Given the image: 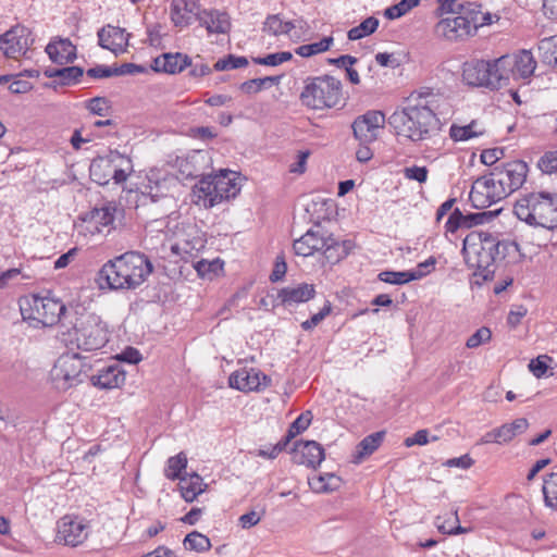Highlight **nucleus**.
<instances>
[{"mask_svg": "<svg viewBox=\"0 0 557 557\" xmlns=\"http://www.w3.org/2000/svg\"><path fill=\"white\" fill-rule=\"evenodd\" d=\"M334 44L333 36L323 37L321 40L312 44L301 45L295 52L302 58H310L325 51H329Z\"/></svg>", "mask_w": 557, "mask_h": 557, "instance_id": "38", "label": "nucleus"}, {"mask_svg": "<svg viewBox=\"0 0 557 557\" xmlns=\"http://www.w3.org/2000/svg\"><path fill=\"white\" fill-rule=\"evenodd\" d=\"M539 52L544 64L557 67V35L542 39L539 42Z\"/></svg>", "mask_w": 557, "mask_h": 557, "instance_id": "36", "label": "nucleus"}, {"mask_svg": "<svg viewBox=\"0 0 557 557\" xmlns=\"http://www.w3.org/2000/svg\"><path fill=\"white\" fill-rule=\"evenodd\" d=\"M512 60L508 55L490 62L488 88L498 89L508 85L512 78Z\"/></svg>", "mask_w": 557, "mask_h": 557, "instance_id": "24", "label": "nucleus"}, {"mask_svg": "<svg viewBox=\"0 0 557 557\" xmlns=\"http://www.w3.org/2000/svg\"><path fill=\"white\" fill-rule=\"evenodd\" d=\"M470 8L475 7V15H472L473 18L476 20L475 22V33L480 27L492 25L493 23H496L499 21V15L496 13L491 12H482V5L478 2H471L469 1Z\"/></svg>", "mask_w": 557, "mask_h": 557, "instance_id": "50", "label": "nucleus"}, {"mask_svg": "<svg viewBox=\"0 0 557 557\" xmlns=\"http://www.w3.org/2000/svg\"><path fill=\"white\" fill-rule=\"evenodd\" d=\"M302 20L298 21H284L280 14L269 15L263 23V32L273 35H289L296 27H302Z\"/></svg>", "mask_w": 557, "mask_h": 557, "instance_id": "33", "label": "nucleus"}, {"mask_svg": "<svg viewBox=\"0 0 557 557\" xmlns=\"http://www.w3.org/2000/svg\"><path fill=\"white\" fill-rule=\"evenodd\" d=\"M331 311L332 306L329 301H326L323 308L318 313H314L310 319L301 323V329L305 331H310L314 329L331 313Z\"/></svg>", "mask_w": 557, "mask_h": 557, "instance_id": "55", "label": "nucleus"}, {"mask_svg": "<svg viewBox=\"0 0 557 557\" xmlns=\"http://www.w3.org/2000/svg\"><path fill=\"white\" fill-rule=\"evenodd\" d=\"M483 134L484 129L480 128L475 121H472L470 124L463 126L453 124L449 128V135L455 141L469 140Z\"/></svg>", "mask_w": 557, "mask_h": 557, "instance_id": "35", "label": "nucleus"}, {"mask_svg": "<svg viewBox=\"0 0 557 557\" xmlns=\"http://www.w3.org/2000/svg\"><path fill=\"white\" fill-rule=\"evenodd\" d=\"M312 420V413L311 411L307 410L302 412L290 425L287 431V434L283 438L285 443H289L294 437H296L298 434L306 431Z\"/></svg>", "mask_w": 557, "mask_h": 557, "instance_id": "46", "label": "nucleus"}, {"mask_svg": "<svg viewBox=\"0 0 557 557\" xmlns=\"http://www.w3.org/2000/svg\"><path fill=\"white\" fill-rule=\"evenodd\" d=\"M152 272L151 262L141 253L129 251L109 260L99 271V281L111 289H134Z\"/></svg>", "mask_w": 557, "mask_h": 557, "instance_id": "2", "label": "nucleus"}, {"mask_svg": "<svg viewBox=\"0 0 557 557\" xmlns=\"http://www.w3.org/2000/svg\"><path fill=\"white\" fill-rule=\"evenodd\" d=\"M190 65V60L182 53H164L153 60L152 69L157 72L175 74Z\"/></svg>", "mask_w": 557, "mask_h": 557, "instance_id": "29", "label": "nucleus"}, {"mask_svg": "<svg viewBox=\"0 0 557 557\" xmlns=\"http://www.w3.org/2000/svg\"><path fill=\"white\" fill-rule=\"evenodd\" d=\"M510 59L512 60L511 69L515 81L527 79L534 73L536 62L531 51L522 50Z\"/></svg>", "mask_w": 557, "mask_h": 557, "instance_id": "30", "label": "nucleus"}, {"mask_svg": "<svg viewBox=\"0 0 557 557\" xmlns=\"http://www.w3.org/2000/svg\"><path fill=\"white\" fill-rule=\"evenodd\" d=\"M494 243L497 246L495 249H493L494 257H496V262L503 260L512 261L519 256V246L516 242L498 240L496 237H494Z\"/></svg>", "mask_w": 557, "mask_h": 557, "instance_id": "40", "label": "nucleus"}, {"mask_svg": "<svg viewBox=\"0 0 557 557\" xmlns=\"http://www.w3.org/2000/svg\"><path fill=\"white\" fill-rule=\"evenodd\" d=\"M87 75L91 78L100 79L116 76V71H114V67L111 66L97 65L96 67L89 69L87 71Z\"/></svg>", "mask_w": 557, "mask_h": 557, "instance_id": "64", "label": "nucleus"}, {"mask_svg": "<svg viewBox=\"0 0 557 557\" xmlns=\"http://www.w3.org/2000/svg\"><path fill=\"white\" fill-rule=\"evenodd\" d=\"M543 494L545 505L557 510V473H550L546 476L543 484Z\"/></svg>", "mask_w": 557, "mask_h": 557, "instance_id": "44", "label": "nucleus"}, {"mask_svg": "<svg viewBox=\"0 0 557 557\" xmlns=\"http://www.w3.org/2000/svg\"><path fill=\"white\" fill-rule=\"evenodd\" d=\"M201 12L197 0H173L171 20L175 26L186 27L193 21L199 20Z\"/></svg>", "mask_w": 557, "mask_h": 557, "instance_id": "21", "label": "nucleus"}, {"mask_svg": "<svg viewBox=\"0 0 557 557\" xmlns=\"http://www.w3.org/2000/svg\"><path fill=\"white\" fill-rule=\"evenodd\" d=\"M271 377L255 368H243L233 372L228 377L232 388L240 392H260L271 385Z\"/></svg>", "mask_w": 557, "mask_h": 557, "instance_id": "16", "label": "nucleus"}, {"mask_svg": "<svg viewBox=\"0 0 557 557\" xmlns=\"http://www.w3.org/2000/svg\"><path fill=\"white\" fill-rule=\"evenodd\" d=\"M126 380L125 372L119 364L109 366L91 377L92 384L100 388H119Z\"/></svg>", "mask_w": 557, "mask_h": 557, "instance_id": "28", "label": "nucleus"}, {"mask_svg": "<svg viewBox=\"0 0 557 557\" xmlns=\"http://www.w3.org/2000/svg\"><path fill=\"white\" fill-rule=\"evenodd\" d=\"M187 467V457L184 453H180L176 456L170 457L166 462L164 475L169 480H176L182 478V471Z\"/></svg>", "mask_w": 557, "mask_h": 557, "instance_id": "43", "label": "nucleus"}, {"mask_svg": "<svg viewBox=\"0 0 557 557\" xmlns=\"http://www.w3.org/2000/svg\"><path fill=\"white\" fill-rule=\"evenodd\" d=\"M507 195L518 190L525 182L529 172L528 164L521 160L507 162L493 169Z\"/></svg>", "mask_w": 557, "mask_h": 557, "instance_id": "17", "label": "nucleus"}, {"mask_svg": "<svg viewBox=\"0 0 557 557\" xmlns=\"http://www.w3.org/2000/svg\"><path fill=\"white\" fill-rule=\"evenodd\" d=\"M248 65V60L245 57H237L228 54L226 58L219 60L214 64L215 71H228L233 69H240Z\"/></svg>", "mask_w": 557, "mask_h": 557, "instance_id": "51", "label": "nucleus"}, {"mask_svg": "<svg viewBox=\"0 0 557 557\" xmlns=\"http://www.w3.org/2000/svg\"><path fill=\"white\" fill-rule=\"evenodd\" d=\"M496 247L494 236L486 232L473 231L463 239L462 253L467 265L484 280L494 273L496 257L493 249Z\"/></svg>", "mask_w": 557, "mask_h": 557, "instance_id": "5", "label": "nucleus"}, {"mask_svg": "<svg viewBox=\"0 0 557 557\" xmlns=\"http://www.w3.org/2000/svg\"><path fill=\"white\" fill-rule=\"evenodd\" d=\"M86 108L94 114L103 116L108 113V100L103 97H95L88 100Z\"/></svg>", "mask_w": 557, "mask_h": 557, "instance_id": "61", "label": "nucleus"}, {"mask_svg": "<svg viewBox=\"0 0 557 557\" xmlns=\"http://www.w3.org/2000/svg\"><path fill=\"white\" fill-rule=\"evenodd\" d=\"M89 535V524L85 519L66 515L58 521L55 541L67 546L76 547L83 544Z\"/></svg>", "mask_w": 557, "mask_h": 557, "instance_id": "14", "label": "nucleus"}, {"mask_svg": "<svg viewBox=\"0 0 557 557\" xmlns=\"http://www.w3.org/2000/svg\"><path fill=\"white\" fill-rule=\"evenodd\" d=\"M379 23V20L374 16L366 18L358 26L348 30V39L358 40L373 34L377 29Z\"/></svg>", "mask_w": 557, "mask_h": 557, "instance_id": "42", "label": "nucleus"}, {"mask_svg": "<svg viewBox=\"0 0 557 557\" xmlns=\"http://www.w3.org/2000/svg\"><path fill=\"white\" fill-rule=\"evenodd\" d=\"M122 161L127 164L131 163L129 159L123 158L119 152H111L107 157H98L94 159L89 166L90 178L98 185H107L114 172V163Z\"/></svg>", "mask_w": 557, "mask_h": 557, "instance_id": "19", "label": "nucleus"}, {"mask_svg": "<svg viewBox=\"0 0 557 557\" xmlns=\"http://www.w3.org/2000/svg\"><path fill=\"white\" fill-rule=\"evenodd\" d=\"M384 125L385 116L381 111H368L358 116L351 127L360 144H371L377 139Z\"/></svg>", "mask_w": 557, "mask_h": 557, "instance_id": "15", "label": "nucleus"}, {"mask_svg": "<svg viewBox=\"0 0 557 557\" xmlns=\"http://www.w3.org/2000/svg\"><path fill=\"white\" fill-rule=\"evenodd\" d=\"M115 211L116 207L108 203L81 215L74 224L77 236L88 239L95 235L109 234L113 230Z\"/></svg>", "mask_w": 557, "mask_h": 557, "instance_id": "11", "label": "nucleus"}, {"mask_svg": "<svg viewBox=\"0 0 557 557\" xmlns=\"http://www.w3.org/2000/svg\"><path fill=\"white\" fill-rule=\"evenodd\" d=\"M198 21L211 34H225L231 28L228 14L218 10H202Z\"/></svg>", "mask_w": 557, "mask_h": 557, "instance_id": "27", "label": "nucleus"}, {"mask_svg": "<svg viewBox=\"0 0 557 557\" xmlns=\"http://www.w3.org/2000/svg\"><path fill=\"white\" fill-rule=\"evenodd\" d=\"M99 46L115 55L124 53L128 47L129 34L124 28L108 24L97 33Z\"/></svg>", "mask_w": 557, "mask_h": 557, "instance_id": "18", "label": "nucleus"}, {"mask_svg": "<svg viewBox=\"0 0 557 557\" xmlns=\"http://www.w3.org/2000/svg\"><path fill=\"white\" fill-rule=\"evenodd\" d=\"M294 458L299 465L315 469L325 458L324 448L315 441H297L294 447Z\"/></svg>", "mask_w": 557, "mask_h": 557, "instance_id": "20", "label": "nucleus"}, {"mask_svg": "<svg viewBox=\"0 0 557 557\" xmlns=\"http://www.w3.org/2000/svg\"><path fill=\"white\" fill-rule=\"evenodd\" d=\"M508 197L506 187L503 186L494 170L488 174L478 177L471 186L470 201L474 208L485 209Z\"/></svg>", "mask_w": 557, "mask_h": 557, "instance_id": "12", "label": "nucleus"}, {"mask_svg": "<svg viewBox=\"0 0 557 557\" xmlns=\"http://www.w3.org/2000/svg\"><path fill=\"white\" fill-rule=\"evenodd\" d=\"M63 327L62 341L71 348L95 351L104 347L109 341L107 324L99 315L86 310L76 312Z\"/></svg>", "mask_w": 557, "mask_h": 557, "instance_id": "3", "label": "nucleus"}, {"mask_svg": "<svg viewBox=\"0 0 557 557\" xmlns=\"http://www.w3.org/2000/svg\"><path fill=\"white\" fill-rule=\"evenodd\" d=\"M454 522L456 523L455 527H446L445 522H442V517H436V527L438 531L443 534L447 535H458V534H465L469 532V529L463 528L459 524V517L458 511L455 510L453 513Z\"/></svg>", "mask_w": 557, "mask_h": 557, "instance_id": "54", "label": "nucleus"}, {"mask_svg": "<svg viewBox=\"0 0 557 557\" xmlns=\"http://www.w3.org/2000/svg\"><path fill=\"white\" fill-rule=\"evenodd\" d=\"M39 71L35 69L25 70L18 74L13 75L11 84L9 85V90L12 94H26L33 89V84L28 81L22 79V76L27 77H38Z\"/></svg>", "mask_w": 557, "mask_h": 557, "instance_id": "41", "label": "nucleus"}, {"mask_svg": "<svg viewBox=\"0 0 557 557\" xmlns=\"http://www.w3.org/2000/svg\"><path fill=\"white\" fill-rule=\"evenodd\" d=\"M20 308L24 320H32L44 326L57 324L66 310L65 305L50 294L25 298Z\"/></svg>", "mask_w": 557, "mask_h": 557, "instance_id": "8", "label": "nucleus"}, {"mask_svg": "<svg viewBox=\"0 0 557 557\" xmlns=\"http://www.w3.org/2000/svg\"><path fill=\"white\" fill-rule=\"evenodd\" d=\"M342 480L333 473L313 474L308 478V484L314 493H329L339 488Z\"/></svg>", "mask_w": 557, "mask_h": 557, "instance_id": "34", "label": "nucleus"}, {"mask_svg": "<svg viewBox=\"0 0 557 557\" xmlns=\"http://www.w3.org/2000/svg\"><path fill=\"white\" fill-rule=\"evenodd\" d=\"M311 154V151L299 150L295 157V161L289 164V172L294 174H304L306 172V164Z\"/></svg>", "mask_w": 557, "mask_h": 557, "instance_id": "58", "label": "nucleus"}, {"mask_svg": "<svg viewBox=\"0 0 557 557\" xmlns=\"http://www.w3.org/2000/svg\"><path fill=\"white\" fill-rule=\"evenodd\" d=\"M466 214L457 208L449 215L445 228L447 232L455 233L459 228H466Z\"/></svg>", "mask_w": 557, "mask_h": 557, "instance_id": "57", "label": "nucleus"}, {"mask_svg": "<svg viewBox=\"0 0 557 557\" xmlns=\"http://www.w3.org/2000/svg\"><path fill=\"white\" fill-rule=\"evenodd\" d=\"M546 359H549L547 356H539L535 359H532L529 363L530 371L536 376L541 377L547 371Z\"/></svg>", "mask_w": 557, "mask_h": 557, "instance_id": "62", "label": "nucleus"}, {"mask_svg": "<svg viewBox=\"0 0 557 557\" xmlns=\"http://www.w3.org/2000/svg\"><path fill=\"white\" fill-rule=\"evenodd\" d=\"M517 218L529 225L554 228L557 226V195L530 193L515 203Z\"/></svg>", "mask_w": 557, "mask_h": 557, "instance_id": "4", "label": "nucleus"}, {"mask_svg": "<svg viewBox=\"0 0 557 557\" xmlns=\"http://www.w3.org/2000/svg\"><path fill=\"white\" fill-rule=\"evenodd\" d=\"M491 338V330L488 327L482 326L467 339L466 346L470 349L476 348L481 344L490 342Z\"/></svg>", "mask_w": 557, "mask_h": 557, "instance_id": "56", "label": "nucleus"}, {"mask_svg": "<svg viewBox=\"0 0 557 557\" xmlns=\"http://www.w3.org/2000/svg\"><path fill=\"white\" fill-rule=\"evenodd\" d=\"M145 188L146 194L149 195L153 201L164 197L169 191L168 181L165 178L153 181L152 176H148V185H146Z\"/></svg>", "mask_w": 557, "mask_h": 557, "instance_id": "52", "label": "nucleus"}, {"mask_svg": "<svg viewBox=\"0 0 557 557\" xmlns=\"http://www.w3.org/2000/svg\"><path fill=\"white\" fill-rule=\"evenodd\" d=\"M542 172L552 174L557 172V151L546 152L539 161Z\"/></svg>", "mask_w": 557, "mask_h": 557, "instance_id": "59", "label": "nucleus"}, {"mask_svg": "<svg viewBox=\"0 0 557 557\" xmlns=\"http://www.w3.org/2000/svg\"><path fill=\"white\" fill-rule=\"evenodd\" d=\"M315 295V289L312 284L300 283L298 285L287 286L278 290L277 299L281 304L290 308L296 305L307 302Z\"/></svg>", "mask_w": 557, "mask_h": 557, "instance_id": "23", "label": "nucleus"}, {"mask_svg": "<svg viewBox=\"0 0 557 557\" xmlns=\"http://www.w3.org/2000/svg\"><path fill=\"white\" fill-rule=\"evenodd\" d=\"M299 98L311 110L332 109L342 100V83L331 75L307 77Z\"/></svg>", "mask_w": 557, "mask_h": 557, "instance_id": "6", "label": "nucleus"}, {"mask_svg": "<svg viewBox=\"0 0 557 557\" xmlns=\"http://www.w3.org/2000/svg\"><path fill=\"white\" fill-rule=\"evenodd\" d=\"M287 271V264L285 262L284 256L280 255L275 258L274 269L270 275V280L272 282L281 281Z\"/></svg>", "mask_w": 557, "mask_h": 557, "instance_id": "63", "label": "nucleus"}, {"mask_svg": "<svg viewBox=\"0 0 557 557\" xmlns=\"http://www.w3.org/2000/svg\"><path fill=\"white\" fill-rule=\"evenodd\" d=\"M385 436L384 431L372 433L366 436L356 447L352 456L355 463H361L366 458L371 456L383 443Z\"/></svg>", "mask_w": 557, "mask_h": 557, "instance_id": "32", "label": "nucleus"}, {"mask_svg": "<svg viewBox=\"0 0 557 557\" xmlns=\"http://www.w3.org/2000/svg\"><path fill=\"white\" fill-rule=\"evenodd\" d=\"M293 54L289 51H281L268 54L262 58H255L253 62L267 66H277L284 62L292 60Z\"/></svg>", "mask_w": 557, "mask_h": 557, "instance_id": "53", "label": "nucleus"}, {"mask_svg": "<svg viewBox=\"0 0 557 557\" xmlns=\"http://www.w3.org/2000/svg\"><path fill=\"white\" fill-rule=\"evenodd\" d=\"M418 0H401L397 4L388 7L385 10L384 15L388 20H396L418 7Z\"/></svg>", "mask_w": 557, "mask_h": 557, "instance_id": "49", "label": "nucleus"}, {"mask_svg": "<svg viewBox=\"0 0 557 557\" xmlns=\"http://www.w3.org/2000/svg\"><path fill=\"white\" fill-rule=\"evenodd\" d=\"M206 487L207 484L197 473L185 474L180 478L181 495L188 503L194 502L199 494L205 492Z\"/></svg>", "mask_w": 557, "mask_h": 557, "instance_id": "31", "label": "nucleus"}, {"mask_svg": "<svg viewBox=\"0 0 557 557\" xmlns=\"http://www.w3.org/2000/svg\"><path fill=\"white\" fill-rule=\"evenodd\" d=\"M327 234L322 228L309 230L300 238L293 244L295 253L301 257L312 256L317 251H321L325 247V238Z\"/></svg>", "mask_w": 557, "mask_h": 557, "instance_id": "22", "label": "nucleus"}, {"mask_svg": "<svg viewBox=\"0 0 557 557\" xmlns=\"http://www.w3.org/2000/svg\"><path fill=\"white\" fill-rule=\"evenodd\" d=\"M84 70L79 66H67L55 70L51 73L50 77H58L62 84L70 85L79 81L83 76Z\"/></svg>", "mask_w": 557, "mask_h": 557, "instance_id": "48", "label": "nucleus"}, {"mask_svg": "<svg viewBox=\"0 0 557 557\" xmlns=\"http://www.w3.org/2000/svg\"><path fill=\"white\" fill-rule=\"evenodd\" d=\"M184 546L190 550L205 553L211 548V542L208 536L197 531H193L184 539Z\"/></svg>", "mask_w": 557, "mask_h": 557, "instance_id": "45", "label": "nucleus"}, {"mask_svg": "<svg viewBox=\"0 0 557 557\" xmlns=\"http://www.w3.org/2000/svg\"><path fill=\"white\" fill-rule=\"evenodd\" d=\"M423 275L424 272L421 271H383L379 274V278L385 283L401 285L421 278Z\"/></svg>", "mask_w": 557, "mask_h": 557, "instance_id": "39", "label": "nucleus"}, {"mask_svg": "<svg viewBox=\"0 0 557 557\" xmlns=\"http://www.w3.org/2000/svg\"><path fill=\"white\" fill-rule=\"evenodd\" d=\"M46 52L50 60L58 64L72 63L76 59V47L67 38H55L51 40Z\"/></svg>", "mask_w": 557, "mask_h": 557, "instance_id": "26", "label": "nucleus"}, {"mask_svg": "<svg viewBox=\"0 0 557 557\" xmlns=\"http://www.w3.org/2000/svg\"><path fill=\"white\" fill-rule=\"evenodd\" d=\"M239 190L236 173L225 170L201 180L196 186L195 194L198 203H202L205 208H212L223 200L234 198Z\"/></svg>", "mask_w": 557, "mask_h": 557, "instance_id": "7", "label": "nucleus"}, {"mask_svg": "<svg viewBox=\"0 0 557 557\" xmlns=\"http://www.w3.org/2000/svg\"><path fill=\"white\" fill-rule=\"evenodd\" d=\"M473 10L475 7L470 8L469 1L458 4L457 10L451 12L454 16L442 18L435 25V33L449 41H461L474 36L476 20L472 17L475 15Z\"/></svg>", "mask_w": 557, "mask_h": 557, "instance_id": "9", "label": "nucleus"}, {"mask_svg": "<svg viewBox=\"0 0 557 557\" xmlns=\"http://www.w3.org/2000/svg\"><path fill=\"white\" fill-rule=\"evenodd\" d=\"M321 251L325 261L331 264L337 263L347 255L344 245L336 240L331 234H327L325 247H323Z\"/></svg>", "mask_w": 557, "mask_h": 557, "instance_id": "37", "label": "nucleus"}, {"mask_svg": "<svg viewBox=\"0 0 557 557\" xmlns=\"http://www.w3.org/2000/svg\"><path fill=\"white\" fill-rule=\"evenodd\" d=\"M35 39L29 28L16 25L0 38V48L7 58L18 60L26 57Z\"/></svg>", "mask_w": 557, "mask_h": 557, "instance_id": "13", "label": "nucleus"}, {"mask_svg": "<svg viewBox=\"0 0 557 557\" xmlns=\"http://www.w3.org/2000/svg\"><path fill=\"white\" fill-rule=\"evenodd\" d=\"M86 363L78 354H63L50 370V381L54 389L66 392L83 383Z\"/></svg>", "mask_w": 557, "mask_h": 557, "instance_id": "10", "label": "nucleus"}, {"mask_svg": "<svg viewBox=\"0 0 557 557\" xmlns=\"http://www.w3.org/2000/svg\"><path fill=\"white\" fill-rule=\"evenodd\" d=\"M490 61L472 60L462 67V79L469 86L488 87Z\"/></svg>", "mask_w": 557, "mask_h": 557, "instance_id": "25", "label": "nucleus"}, {"mask_svg": "<svg viewBox=\"0 0 557 557\" xmlns=\"http://www.w3.org/2000/svg\"><path fill=\"white\" fill-rule=\"evenodd\" d=\"M404 176L410 181H417L419 183H425L428 180V169L425 166H407L403 171Z\"/></svg>", "mask_w": 557, "mask_h": 557, "instance_id": "60", "label": "nucleus"}, {"mask_svg": "<svg viewBox=\"0 0 557 557\" xmlns=\"http://www.w3.org/2000/svg\"><path fill=\"white\" fill-rule=\"evenodd\" d=\"M449 102L440 90L420 87L404 101L388 119L389 125L398 136L412 141H422L440 129L438 115L448 113Z\"/></svg>", "mask_w": 557, "mask_h": 557, "instance_id": "1", "label": "nucleus"}, {"mask_svg": "<svg viewBox=\"0 0 557 557\" xmlns=\"http://www.w3.org/2000/svg\"><path fill=\"white\" fill-rule=\"evenodd\" d=\"M195 270L201 277L213 278L223 270V262L219 259L213 261L200 260L195 263Z\"/></svg>", "mask_w": 557, "mask_h": 557, "instance_id": "47", "label": "nucleus"}]
</instances>
